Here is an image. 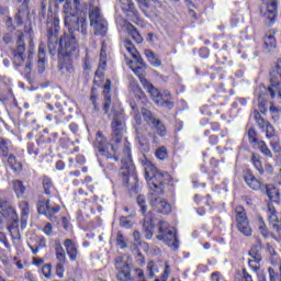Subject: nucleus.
<instances>
[{
	"label": "nucleus",
	"instance_id": "cd10ccee",
	"mask_svg": "<svg viewBox=\"0 0 281 281\" xmlns=\"http://www.w3.org/2000/svg\"><path fill=\"white\" fill-rule=\"evenodd\" d=\"M122 30H124L128 36V38H132L134 43L137 45H140V43H144V37L142 36V33L133 25L128 20H123Z\"/></svg>",
	"mask_w": 281,
	"mask_h": 281
},
{
	"label": "nucleus",
	"instance_id": "2f4dec72",
	"mask_svg": "<svg viewBox=\"0 0 281 281\" xmlns=\"http://www.w3.org/2000/svg\"><path fill=\"white\" fill-rule=\"evenodd\" d=\"M143 232L146 240H153L155 236V220L148 215H145L143 221Z\"/></svg>",
	"mask_w": 281,
	"mask_h": 281
},
{
	"label": "nucleus",
	"instance_id": "bf43d9fd",
	"mask_svg": "<svg viewBox=\"0 0 281 281\" xmlns=\"http://www.w3.org/2000/svg\"><path fill=\"white\" fill-rule=\"evenodd\" d=\"M168 278H170V265L166 263L160 278H156L154 281H168Z\"/></svg>",
	"mask_w": 281,
	"mask_h": 281
},
{
	"label": "nucleus",
	"instance_id": "412c9836",
	"mask_svg": "<svg viewBox=\"0 0 281 281\" xmlns=\"http://www.w3.org/2000/svg\"><path fill=\"white\" fill-rule=\"evenodd\" d=\"M37 213L42 216H46L48 221L56 218V214L60 212V204H55L52 206L49 199L47 200H38L37 204Z\"/></svg>",
	"mask_w": 281,
	"mask_h": 281
},
{
	"label": "nucleus",
	"instance_id": "e2e57ef3",
	"mask_svg": "<svg viewBox=\"0 0 281 281\" xmlns=\"http://www.w3.org/2000/svg\"><path fill=\"white\" fill-rule=\"evenodd\" d=\"M147 278H149V280L155 278V262L153 260L147 263Z\"/></svg>",
	"mask_w": 281,
	"mask_h": 281
},
{
	"label": "nucleus",
	"instance_id": "423d86ee",
	"mask_svg": "<svg viewBox=\"0 0 281 281\" xmlns=\"http://www.w3.org/2000/svg\"><path fill=\"white\" fill-rule=\"evenodd\" d=\"M135 172V164H133V153L131 150V143L125 142L121 155V168L119 170L117 179L122 186L128 188L131 175Z\"/></svg>",
	"mask_w": 281,
	"mask_h": 281
},
{
	"label": "nucleus",
	"instance_id": "680f3d73",
	"mask_svg": "<svg viewBox=\"0 0 281 281\" xmlns=\"http://www.w3.org/2000/svg\"><path fill=\"white\" fill-rule=\"evenodd\" d=\"M54 120H55V124H63L65 120V112L63 110L54 111Z\"/></svg>",
	"mask_w": 281,
	"mask_h": 281
},
{
	"label": "nucleus",
	"instance_id": "39448f33",
	"mask_svg": "<svg viewBox=\"0 0 281 281\" xmlns=\"http://www.w3.org/2000/svg\"><path fill=\"white\" fill-rule=\"evenodd\" d=\"M55 256L58 262H67V256L70 262H78L82 254L80 252V245H78V241L67 238L63 244L60 240L55 241Z\"/></svg>",
	"mask_w": 281,
	"mask_h": 281
},
{
	"label": "nucleus",
	"instance_id": "f704fd0d",
	"mask_svg": "<svg viewBox=\"0 0 281 281\" xmlns=\"http://www.w3.org/2000/svg\"><path fill=\"white\" fill-rule=\"evenodd\" d=\"M26 153L27 155H33L34 157H38V155L45 157V155H47V149H44L41 144L35 145L34 142H29L26 144Z\"/></svg>",
	"mask_w": 281,
	"mask_h": 281
},
{
	"label": "nucleus",
	"instance_id": "7ed1b4c3",
	"mask_svg": "<svg viewBox=\"0 0 281 281\" xmlns=\"http://www.w3.org/2000/svg\"><path fill=\"white\" fill-rule=\"evenodd\" d=\"M257 102L258 110H254L250 115L252 120H255L258 128L266 133L268 139H271V137H276V127L271 125V122L262 117V115H267V112L269 111V90L265 85L259 86Z\"/></svg>",
	"mask_w": 281,
	"mask_h": 281
},
{
	"label": "nucleus",
	"instance_id": "603ef678",
	"mask_svg": "<svg viewBox=\"0 0 281 281\" xmlns=\"http://www.w3.org/2000/svg\"><path fill=\"white\" fill-rule=\"evenodd\" d=\"M52 263H45L38 269L40 276H43L46 280H52Z\"/></svg>",
	"mask_w": 281,
	"mask_h": 281
},
{
	"label": "nucleus",
	"instance_id": "5fc2aeb1",
	"mask_svg": "<svg viewBox=\"0 0 281 281\" xmlns=\"http://www.w3.org/2000/svg\"><path fill=\"white\" fill-rule=\"evenodd\" d=\"M136 203H137L138 207L140 209L143 216H147L146 212H148V205H146V196L137 195Z\"/></svg>",
	"mask_w": 281,
	"mask_h": 281
},
{
	"label": "nucleus",
	"instance_id": "4be33fe9",
	"mask_svg": "<svg viewBox=\"0 0 281 281\" xmlns=\"http://www.w3.org/2000/svg\"><path fill=\"white\" fill-rule=\"evenodd\" d=\"M121 3V9L123 14H126V18L132 21V23H136L139 25L142 23V15L139 14V10L135 7V2L133 0H119Z\"/></svg>",
	"mask_w": 281,
	"mask_h": 281
},
{
	"label": "nucleus",
	"instance_id": "ea45409f",
	"mask_svg": "<svg viewBox=\"0 0 281 281\" xmlns=\"http://www.w3.org/2000/svg\"><path fill=\"white\" fill-rule=\"evenodd\" d=\"M21 76H24L30 85L34 82V79L32 78V53L29 54L27 63L24 66V70L21 71Z\"/></svg>",
	"mask_w": 281,
	"mask_h": 281
},
{
	"label": "nucleus",
	"instance_id": "a18cd8bd",
	"mask_svg": "<svg viewBox=\"0 0 281 281\" xmlns=\"http://www.w3.org/2000/svg\"><path fill=\"white\" fill-rule=\"evenodd\" d=\"M68 168H80L87 164L85 155H77L76 158L68 159Z\"/></svg>",
	"mask_w": 281,
	"mask_h": 281
},
{
	"label": "nucleus",
	"instance_id": "4c0bfd02",
	"mask_svg": "<svg viewBox=\"0 0 281 281\" xmlns=\"http://www.w3.org/2000/svg\"><path fill=\"white\" fill-rule=\"evenodd\" d=\"M131 89L136 100L143 102V104H146V102H148V98L146 97V93L144 92V90H142V87H139V85L132 83Z\"/></svg>",
	"mask_w": 281,
	"mask_h": 281
},
{
	"label": "nucleus",
	"instance_id": "864d4df0",
	"mask_svg": "<svg viewBox=\"0 0 281 281\" xmlns=\"http://www.w3.org/2000/svg\"><path fill=\"white\" fill-rule=\"evenodd\" d=\"M156 159L159 161H166L168 159V148L166 146H160L155 151Z\"/></svg>",
	"mask_w": 281,
	"mask_h": 281
},
{
	"label": "nucleus",
	"instance_id": "a19ab883",
	"mask_svg": "<svg viewBox=\"0 0 281 281\" xmlns=\"http://www.w3.org/2000/svg\"><path fill=\"white\" fill-rule=\"evenodd\" d=\"M270 281H281V262L268 268Z\"/></svg>",
	"mask_w": 281,
	"mask_h": 281
},
{
	"label": "nucleus",
	"instance_id": "6e6d98bb",
	"mask_svg": "<svg viewBox=\"0 0 281 281\" xmlns=\"http://www.w3.org/2000/svg\"><path fill=\"white\" fill-rule=\"evenodd\" d=\"M90 102L92 103V106L94 111H100V108L98 106V88L92 87L90 91Z\"/></svg>",
	"mask_w": 281,
	"mask_h": 281
},
{
	"label": "nucleus",
	"instance_id": "0eeeda50",
	"mask_svg": "<svg viewBox=\"0 0 281 281\" xmlns=\"http://www.w3.org/2000/svg\"><path fill=\"white\" fill-rule=\"evenodd\" d=\"M14 36H16V47L12 50L13 54V65L15 69H19V67H23L25 64V42L24 33L23 31H15V32H9L3 36V42L7 45H10V43H14Z\"/></svg>",
	"mask_w": 281,
	"mask_h": 281
},
{
	"label": "nucleus",
	"instance_id": "c9c22d12",
	"mask_svg": "<svg viewBox=\"0 0 281 281\" xmlns=\"http://www.w3.org/2000/svg\"><path fill=\"white\" fill-rule=\"evenodd\" d=\"M18 207L21 212L22 227H25L27 218L30 216V202L22 200L19 202Z\"/></svg>",
	"mask_w": 281,
	"mask_h": 281
},
{
	"label": "nucleus",
	"instance_id": "f3484780",
	"mask_svg": "<svg viewBox=\"0 0 281 281\" xmlns=\"http://www.w3.org/2000/svg\"><path fill=\"white\" fill-rule=\"evenodd\" d=\"M89 19L90 25L94 27L95 36H106V32H109V22L104 20V16H102L98 7L90 12Z\"/></svg>",
	"mask_w": 281,
	"mask_h": 281
},
{
	"label": "nucleus",
	"instance_id": "c85d7f7f",
	"mask_svg": "<svg viewBox=\"0 0 281 281\" xmlns=\"http://www.w3.org/2000/svg\"><path fill=\"white\" fill-rule=\"evenodd\" d=\"M150 205L154 212L157 214L168 215L172 212V205L168 203L166 200H161L160 198H155L150 201Z\"/></svg>",
	"mask_w": 281,
	"mask_h": 281
},
{
	"label": "nucleus",
	"instance_id": "338daca9",
	"mask_svg": "<svg viewBox=\"0 0 281 281\" xmlns=\"http://www.w3.org/2000/svg\"><path fill=\"white\" fill-rule=\"evenodd\" d=\"M198 54L200 56V58H210V48L207 47H201L198 50Z\"/></svg>",
	"mask_w": 281,
	"mask_h": 281
},
{
	"label": "nucleus",
	"instance_id": "f8f14e48",
	"mask_svg": "<svg viewBox=\"0 0 281 281\" xmlns=\"http://www.w3.org/2000/svg\"><path fill=\"white\" fill-rule=\"evenodd\" d=\"M0 214L7 221H11V225L7 229L12 233L13 229H19V214L14 205L5 199H0Z\"/></svg>",
	"mask_w": 281,
	"mask_h": 281
},
{
	"label": "nucleus",
	"instance_id": "ddd939ff",
	"mask_svg": "<svg viewBox=\"0 0 281 281\" xmlns=\"http://www.w3.org/2000/svg\"><path fill=\"white\" fill-rule=\"evenodd\" d=\"M157 240L171 244L173 249H179V239H177V233L170 227V223L166 221L158 222V235Z\"/></svg>",
	"mask_w": 281,
	"mask_h": 281
},
{
	"label": "nucleus",
	"instance_id": "5701e85b",
	"mask_svg": "<svg viewBox=\"0 0 281 281\" xmlns=\"http://www.w3.org/2000/svg\"><path fill=\"white\" fill-rule=\"evenodd\" d=\"M136 3L138 4L140 12H143L147 19L157 16L159 8L164 5L160 0H136Z\"/></svg>",
	"mask_w": 281,
	"mask_h": 281
},
{
	"label": "nucleus",
	"instance_id": "2eb2a0df",
	"mask_svg": "<svg viewBox=\"0 0 281 281\" xmlns=\"http://www.w3.org/2000/svg\"><path fill=\"white\" fill-rule=\"evenodd\" d=\"M124 47L126 49V52H128V54H131L132 58L140 66H136L135 68H133V72L135 74V76H137L140 80V85H142V80H146V78L144 77V71L146 69V65L144 64V59L142 58V55L139 54V52L137 50V48L135 47V45L133 44V42L128 38H126L124 41Z\"/></svg>",
	"mask_w": 281,
	"mask_h": 281
},
{
	"label": "nucleus",
	"instance_id": "b1692460",
	"mask_svg": "<svg viewBox=\"0 0 281 281\" xmlns=\"http://www.w3.org/2000/svg\"><path fill=\"white\" fill-rule=\"evenodd\" d=\"M267 207L269 224L277 234H280V237L274 238L277 239V243H281V214L278 215V210H276L273 202H269Z\"/></svg>",
	"mask_w": 281,
	"mask_h": 281
},
{
	"label": "nucleus",
	"instance_id": "e433bc0d",
	"mask_svg": "<svg viewBox=\"0 0 281 281\" xmlns=\"http://www.w3.org/2000/svg\"><path fill=\"white\" fill-rule=\"evenodd\" d=\"M12 186H13V192H14L16 199H23V196H25V192L27 191V188L25 187L23 181L22 180H13Z\"/></svg>",
	"mask_w": 281,
	"mask_h": 281
},
{
	"label": "nucleus",
	"instance_id": "4468645a",
	"mask_svg": "<svg viewBox=\"0 0 281 281\" xmlns=\"http://www.w3.org/2000/svg\"><path fill=\"white\" fill-rule=\"evenodd\" d=\"M227 100V95L223 94V92H217L210 99L213 105H203L200 108V111L202 115H207L209 117H212V115H221V108L218 106H225Z\"/></svg>",
	"mask_w": 281,
	"mask_h": 281
},
{
	"label": "nucleus",
	"instance_id": "052dcab7",
	"mask_svg": "<svg viewBox=\"0 0 281 281\" xmlns=\"http://www.w3.org/2000/svg\"><path fill=\"white\" fill-rule=\"evenodd\" d=\"M65 265H67V262H63V261H59L56 265L55 273L57 278H65Z\"/></svg>",
	"mask_w": 281,
	"mask_h": 281
},
{
	"label": "nucleus",
	"instance_id": "37998d69",
	"mask_svg": "<svg viewBox=\"0 0 281 281\" xmlns=\"http://www.w3.org/2000/svg\"><path fill=\"white\" fill-rule=\"evenodd\" d=\"M266 249L268 251V254H270V262L272 266H277L281 262V258L280 255L278 254V251H276V248L271 245V244H266Z\"/></svg>",
	"mask_w": 281,
	"mask_h": 281
},
{
	"label": "nucleus",
	"instance_id": "69168bd1",
	"mask_svg": "<svg viewBox=\"0 0 281 281\" xmlns=\"http://www.w3.org/2000/svg\"><path fill=\"white\" fill-rule=\"evenodd\" d=\"M270 147L272 148L273 153H281V145H280V140L278 139H272L270 142Z\"/></svg>",
	"mask_w": 281,
	"mask_h": 281
},
{
	"label": "nucleus",
	"instance_id": "49530a36",
	"mask_svg": "<svg viewBox=\"0 0 281 281\" xmlns=\"http://www.w3.org/2000/svg\"><path fill=\"white\" fill-rule=\"evenodd\" d=\"M36 115L33 112H26L22 120V125L26 128H32V126H36Z\"/></svg>",
	"mask_w": 281,
	"mask_h": 281
},
{
	"label": "nucleus",
	"instance_id": "0e129e2a",
	"mask_svg": "<svg viewBox=\"0 0 281 281\" xmlns=\"http://www.w3.org/2000/svg\"><path fill=\"white\" fill-rule=\"evenodd\" d=\"M132 109H133V111H136V113L134 115V120H135L136 124L138 126H140L142 125V114H139V108H137V104L134 103V104H132Z\"/></svg>",
	"mask_w": 281,
	"mask_h": 281
},
{
	"label": "nucleus",
	"instance_id": "473e14b6",
	"mask_svg": "<svg viewBox=\"0 0 281 281\" xmlns=\"http://www.w3.org/2000/svg\"><path fill=\"white\" fill-rule=\"evenodd\" d=\"M258 229H259L261 236H263V238L270 237V238H273V240L278 241L277 238H280V236H281L280 233H277L276 231H274V233H271L269 231V228L267 227V224L265 223V220H262V217H260L258 220Z\"/></svg>",
	"mask_w": 281,
	"mask_h": 281
},
{
	"label": "nucleus",
	"instance_id": "20e7f679",
	"mask_svg": "<svg viewBox=\"0 0 281 281\" xmlns=\"http://www.w3.org/2000/svg\"><path fill=\"white\" fill-rule=\"evenodd\" d=\"M243 179L250 190H254L255 192H262V190H266L269 201L280 205V189L276 186L271 183L265 184L262 178H256V175H254V170L251 169H245L243 171Z\"/></svg>",
	"mask_w": 281,
	"mask_h": 281
},
{
	"label": "nucleus",
	"instance_id": "6e6552de",
	"mask_svg": "<svg viewBox=\"0 0 281 281\" xmlns=\"http://www.w3.org/2000/svg\"><path fill=\"white\" fill-rule=\"evenodd\" d=\"M145 179L153 192L156 194H164L166 188V180L164 179V172H160L153 164H147L145 167Z\"/></svg>",
	"mask_w": 281,
	"mask_h": 281
},
{
	"label": "nucleus",
	"instance_id": "393cba45",
	"mask_svg": "<svg viewBox=\"0 0 281 281\" xmlns=\"http://www.w3.org/2000/svg\"><path fill=\"white\" fill-rule=\"evenodd\" d=\"M114 267L117 271L116 273V280L117 281H134L135 278L133 277L132 273V268L128 262L122 260V259H116L114 262Z\"/></svg>",
	"mask_w": 281,
	"mask_h": 281
},
{
	"label": "nucleus",
	"instance_id": "a211bd4d",
	"mask_svg": "<svg viewBox=\"0 0 281 281\" xmlns=\"http://www.w3.org/2000/svg\"><path fill=\"white\" fill-rule=\"evenodd\" d=\"M259 12L268 25H273L278 19V0H263Z\"/></svg>",
	"mask_w": 281,
	"mask_h": 281
},
{
	"label": "nucleus",
	"instance_id": "7c9ffc66",
	"mask_svg": "<svg viewBox=\"0 0 281 281\" xmlns=\"http://www.w3.org/2000/svg\"><path fill=\"white\" fill-rule=\"evenodd\" d=\"M248 256L252 258V260H248L249 267H254L251 266L252 262L260 265L262 262V241L259 240L258 245H252L248 251Z\"/></svg>",
	"mask_w": 281,
	"mask_h": 281
},
{
	"label": "nucleus",
	"instance_id": "dca6fc26",
	"mask_svg": "<svg viewBox=\"0 0 281 281\" xmlns=\"http://www.w3.org/2000/svg\"><path fill=\"white\" fill-rule=\"evenodd\" d=\"M140 113L143 115V120L146 122L148 126H150L151 131H155L159 137H166L168 135V130L161 120L155 117V114L146 108L140 109Z\"/></svg>",
	"mask_w": 281,
	"mask_h": 281
},
{
	"label": "nucleus",
	"instance_id": "1a4fd4ad",
	"mask_svg": "<svg viewBox=\"0 0 281 281\" xmlns=\"http://www.w3.org/2000/svg\"><path fill=\"white\" fill-rule=\"evenodd\" d=\"M19 3L18 12L14 15V21L18 27L24 26V34L32 36V15L30 14V1L32 0H16Z\"/></svg>",
	"mask_w": 281,
	"mask_h": 281
},
{
	"label": "nucleus",
	"instance_id": "c756f323",
	"mask_svg": "<svg viewBox=\"0 0 281 281\" xmlns=\"http://www.w3.org/2000/svg\"><path fill=\"white\" fill-rule=\"evenodd\" d=\"M2 162L4 166H8V168L14 172V175H21V172H23V162L19 161L14 154H9V156L5 157Z\"/></svg>",
	"mask_w": 281,
	"mask_h": 281
},
{
	"label": "nucleus",
	"instance_id": "bb28decb",
	"mask_svg": "<svg viewBox=\"0 0 281 281\" xmlns=\"http://www.w3.org/2000/svg\"><path fill=\"white\" fill-rule=\"evenodd\" d=\"M41 183L43 193L48 196V199H54V196H58V189H56V184H54V180L52 179V177L43 175L41 178Z\"/></svg>",
	"mask_w": 281,
	"mask_h": 281
},
{
	"label": "nucleus",
	"instance_id": "79ce46f5",
	"mask_svg": "<svg viewBox=\"0 0 281 281\" xmlns=\"http://www.w3.org/2000/svg\"><path fill=\"white\" fill-rule=\"evenodd\" d=\"M47 63V57L45 55V46L40 45L38 47V60H37V68L38 72L43 74L45 71V64Z\"/></svg>",
	"mask_w": 281,
	"mask_h": 281
},
{
	"label": "nucleus",
	"instance_id": "3c124183",
	"mask_svg": "<svg viewBox=\"0 0 281 281\" xmlns=\"http://www.w3.org/2000/svg\"><path fill=\"white\" fill-rule=\"evenodd\" d=\"M145 56L148 63L153 65V67H160L161 59H159V57H156L155 53L151 49H145Z\"/></svg>",
	"mask_w": 281,
	"mask_h": 281
},
{
	"label": "nucleus",
	"instance_id": "09e8293b",
	"mask_svg": "<svg viewBox=\"0 0 281 281\" xmlns=\"http://www.w3.org/2000/svg\"><path fill=\"white\" fill-rule=\"evenodd\" d=\"M211 80H223L225 78V70L223 68L211 67L207 71Z\"/></svg>",
	"mask_w": 281,
	"mask_h": 281
},
{
	"label": "nucleus",
	"instance_id": "de8ad7c7",
	"mask_svg": "<svg viewBox=\"0 0 281 281\" xmlns=\"http://www.w3.org/2000/svg\"><path fill=\"white\" fill-rule=\"evenodd\" d=\"M263 45L268 52H271V49H276L278 47V40H276L274 35L266 34L263 37Z\"/></svg>",
	"mask_w": 281,
	"mask_h": 281
},
{
	"label": "nucleus",
	"instance_id": "6ab92c4d",
	"mask_svg": "<svg viewBox=\"0 0 281 281\" xmlns=\"http://www.w3.org/2000/svg\"><path fill=\"white\" fill-rule=\"evenodd\" d=\"M249 161L260 177H271L276 172L273 165L271 162H262V156L258 153L252 151Z\"/></svg>",
	"mask_w": 281,
	"mask_h": 281
},
{
	"label": "nucleus",
	"instance_id": "f03ea898",
	"mask_svg": "<svg viewBox=\"0 0 281 281\" xmlns=\"http://www.w3.org/2000/svg\"><path fill=\"white\" fill-rule=\"evenodd\" d=\"M113 82L106 79L103 85V104L102 110L104 115L112 119L110 128V142L104 135V132L98 131L94 138V150L99 153L100 166L105 170H115L120 164V145L126 135V123L122 121L124 110L117 104L113 103Z\"/></svg>",
	"mask_w": 281,
	"mask_h": 281
},
{
	"label": "nucleus",
	"instance_id": "aec40b11",
	"mask_svg": "<svg viewBox=\"0 0 281 281\" xmlns=\"http://www.w3.org/2000/svg\"><path fill=\"white\" fill-rule=\"evenodd\" d=\"M58 137H60L58 132H50L49 128L46 127L37 133L35 143L40 144L44 149L49 150L50 144H56Z\"/></svg>",
	"mask_w": 281,
	"mask_h": 281
},
{
	"label": "nucleus",
	"instance_id": "a878e982",
	"mask_svg": "<svg viewBox=\"0 0 281 281\" xmlns=\"http://www.w3.org/2000/svg\"><path fill=\"white\" fill-rule=\"evenodd\" d=\"M142 85L144 89H147L151 100H154L157 104H171L169 101H164V95L161 92H159V89L155 88V86L150 83L148 79H142Z\"/></svg>",
	"mask_w": 281,
	"mask_h": 281
},
{
	"label": "nucleus",
	"instance_id": "8fccbe9b",
	"mask_svg": "<svg viewBox=\"0 0 281 281\" xmlns=\"http://www.w3.org/2000/svg\"><path fill=\"white\" fill-rule=\"evenodd\" d=\"M236 47V36L228 35L222 40V49L227 52Z\"/></svg>",
	"mask_w": 281,
	"mask_h": 281
},
{
	"label": "nucleus",
	"instance_id": "774afa93",
	"mask_svg": "<svg viewBox=\"0 0 281 281\" xmlns=\"http://www.w3.org/2000/svg\"><path fill=\"white\" fill-rule=\"evenodd\" d=\"M22 281H36V276L32 272H25Z\"/></svg>",
	"mask_w": 281,
	"mask_h": 281
},
{
	"label": "nucleus",
	"instance_id": "9b49d317",
	"mask_svg": "<svg viewBox=\"0 0 281 281\" xmlns=\"http://www.w3.org/2000/svg\"><path fill=\"white\" fill-rule=\"evenodd\" d=\"M245 137L254 150H259L261 155L268 157L269 159L273 157V153H271V149H269L267 143L260 138V134H258V130H256L255 125L246 128Z\"/></svg>",
	"mask_w": 281,
	"mask_h": 281
},
{
	"label": "nucleus",
	"instance_id": "58836bf2",
	"mask_svg": "<svg viewBox=\"0 0 281 281\" xmlns=\"http://www.w3.org/2000/svg\"><path fill=\"white\" fill-rule=\"evenodd\" d=\"M0 102H13V106L19 109V103L16 102V98H14V92H12V89H7L0 93Z\"/></svg>",
	"mask_w": 281,
	"mask_h": 281
},
{
	"label": "nucleus",
	"instance_id": "c03bdc74",
	"mask_svg": "<svg viewBox=\"0 0 281 281\" xmlns=\"http://www.w3.org/2000/svg\"><path fill=\"white\" fill-rule=\"evenodd\" d=\"M32 254L36 255L41 251V249H45L47 247V241L45 240V237H37L35 239V245H29Z\"/></svg>",
	"mask_w": 281,
	"mask_h": 281
},
{
	"label": "nucleus",
	"instance_id": "4d7b16f0",
	"mask_svg": "<svg viewBox=\"0 0 281 281\" xmlns=\"http://www.w3.org/2000/svg\"><path fill=\"white\" fill-rule=\"evenodd\" d=\"M116 245L120 247V249H126L128 245L126 244V237L124 236V233L122 231H119L116 233Z\"/></svg>",
	"mask_w": 281,
	"mask_h": 281
},
{
	"label": "nucleus",
	"instance_id": "72a5a7b5",
	"mask_svg": "<svg viewBox=\"0 0 281 281\" xmlns=\"http://www.w3.org/2000/svg\"><path fill=\"white\" fill-rule=\"evenodd\" d=\"M10 148H12V140L0 136V159L5 161V157L10 156Z\"/></svg>",
	"mask_w": 281,
	"mask_h": 281
},
{
	"label": "nucleus",
	"instance_id": "13d9d810",
	"mask_svg": "<svg viewBox=\"0 0 281 281\" xmlns=\"http://www.w3.org/2000/svg\"><path fill=\"white\" fill-rule=\"evenodd\" d=\"M0 244L3 245L7 251H12V245H10V240H8V235L3 232H0Z\"/></svg>",
	"mask_w": 281,
	"mask_h": 281
},
{
	"label": "nucleus",
	"instance_id": "f257e3e1",
	"mask_svg": "<svg viewBox=\"0 0 281 281\" xmlns=\"http://www.w3.org/2000/svg\"><path fill=\"white\" fill-rule=\"evenodd\" d=\"M66 2L64 5L65 26L68 29V33L65 32L58 40L60 34V20L53 19L47 22V41L48 50L50 56L57 54V69L60 76L66 80H69L74 74H76V67L74 66V53L78 49V40L75 32H80L83 36H87V21L78 16L80 12V0H74L72 2Z\"/></svg>",
	"mask_w": 281,
	"mask_h": 281
},
{
	"label": "nucleus",
	"instance_id": "9d476101",
	"mask_svg": "<svg viewBox=\"0 0 281 281\" xmlns=\"http://www.w3.org/2000/svg\"><path fill=\"white\" fill-rule=\"evenodd\" d=\"M233 216L239 234L246 238H251V236H254V228H251V222L249 221V216L247 215V210H245V206H235Z\"/></svg>",
	"mask_w": 281,
	"mask_h": 281
}]
</instances>
